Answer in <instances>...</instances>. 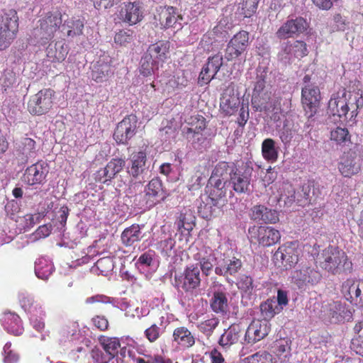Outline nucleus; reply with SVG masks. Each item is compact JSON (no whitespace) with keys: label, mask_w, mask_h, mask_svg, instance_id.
Masks as SVG:
<instances>
[{"label":"nucleus","mask_w":363,"mask_h":363,"mask_svg":"<svg viewBox=\"0 0 363 363\" xmlns=\"http://www.w3.org/2000/svg\"><path fill=\"white\" fill-rule=\"evenodd\" d=\"M235 169L233 164L226 162H220L216 165L208 179V184L211 187L208 196L211 201L210 205L216 206L220 199L225 197L226 184Z\"/></svg>","instance_id":"obj_1"},{"label":"nucleus","mask_w":363,"mask_h":363,"mask_svg":"<svg viewBox=\"0 0 363 363\" xmlns=\"http://www.w3.org/2000/svg\"><path fill=\"white\" fill-rule=\"evenodd\" d=\"M319 263L323 269L333 274L350 272L352 268V264L345 252L333 246H329L323 251Z\"/></svg>","instance_id":"obj_2"},{"label":"nucleus","mask_w":363,"mask_h":363,"mask_svg":"<svg viewBox=\"0 0 363 363\" xmlns=\"http://www.w3.org/2000/svg\"><path fill=\"white\" fill-rule=\"evenodd\" d=\"M62 14L58 11H50L45 13L38 21V25L33 31V36L45 43L52 39L55 32L62 25Z\"/></svg>","instance_id":"obj_3"},{"label":"nucleus","mask_w":363,"mask_h":363,"mask_svg":"<svg viewBox=\"0 0 363 363\" xmlns=\"http://www.w3.org/2000/svg\"><path fill=\"white\" fill-rule=\"evenodd\" d=\"M267 72L264 69L258 70L252 95V105L256 111H270L271 92L266 86Z\"/></svg>","instance_id":"obj_4"},{"label":"nucleus","mask_w":363,"mask_h":363,"mask_svg":"<svg viewBox=\"0 0 363 363\" xmlns=\"http://www.w3.org/2000/svg\"><path fill=\"white\" fill-rule=\"evenodd\" d=\"M18 17L14 10L5 13L0 21V50L8 48L15 38L18 30Z\"/></svg>","instance_id":"obj_5"},{"label":"nucleus","mask_w":363,"mask_h":363,"mask_svg":"<svg viewBox=\"0 0 363 363\" xmlns=\"http://www.w3.org/2000/svg\"><path fill=\"white\" fill-rule=\"evenodd\" d=\"M145 195L138 204L140 208L149 209L165 198V194L162 187V181L158 178L152 179L145 189ZM142 198V196H136V199Z\"/></svg>","instance_id":"obj_6"},{"label":"nucleus","mask_w":363,"mask_h":363,"mask_svg":"<svg viewBox=\"0 0 363 363\" xmlns=\"http://www.w3.org/2000/svg\"><path fill=\"white\" fill-rule=\"evenodd\" d=\"M201 284L200 269L197 266H188L183 273L176 274L174 285L179 289L191 291L198 288Z\"/></svg>","instance_id":"obj_7"},{"label":"nucleus","mask_w":363,"mask_h":363,"mask_svg":"<svg viewBox=\"0 0 363 363\" xmlns=\"http://www.w3.org/2000/svg\"><path fill=\"white\" fill-rule=\"evenodd\" d=\"M301 250L294 242L286 243L278 248L274 254V261L276 264L286 269L291 268L299 260Z\"/></svg>","instance_id":"obj_8"},{"label":"nucleus","mask_w":363,"mask_h":363,"mask_svg":"<svg viewBox=\"0 0 363 363\" xmlns=\"http://www.w3.org/2000/svg\"><path fill=\"white\" fill-rule=\"evenodd\" d=\"M53 94L54 91L50 89L39 91L29 100L28 111L33 115H43L48 112L53 104Z\"/></svg>","instance_id":"obj_9"},{"label":"nucleus","mask_w":363,"mask_h":363,"mask_svg":"<svg viewBox=\"0 0 363 363\" xmlns=\"http://www.w3.org/2000/svg\"><path fill=\"white\" fill-rule=\"evenodd\" d=\"M306 44L300 40L293 43L287 42L281 45L278 53V60L284 65L293 63L296 59H300L307 55Z\"/></svg>","instance_id":"obj_10"},{"label":"nucleus","mask_w":363,"mask_h":363,"mask_svg":"<svg viewBox=\"0 0 363 363\" xmlns=\"http://www.w3.org/2000/svg\"><path fill=\"white\" fill-rule=\"evenodd\" d=\"M138 128V118L135 115H129L119 122L113 133V138L118 144L126 145L135 134Z\"/></svg>","instance_id":"obj_11"},{"label":"nucleus","mask_w":363,"mask_h":363,"mask_svg":"<svg viewBox=\"0 0 363 363\" xmlns=\"http://www.w3.org/2000/svg\"><path fill=\"white\" fill-rule=\"evenodd\" d=\"M320 272L306 264H303L299 269L292 272L291 279L294 284L299 289L304 288L308 285H315L321 280Z\"/></svg>","instance_id":"obj_12"},{"label":"nucleus","mask_w":363,"mask_h":363,"mask_svg":"<svg viewBox=\"0 0 363 363\" xmlns=\"http://www.w3.org/2000/svg\"><path fill=\"white\" fill-rule=\"evenodd\" d=\"M362 159L354 150L345 152L338 164V169L345 177L357 174L361 169Z\"/></svg>","instance_id":"obj_13"},{"label":"nucleus","mask_w":363,"mask_h":363,"mask_svg":"<svg viewBox=\"0 0 363 363\" xmlns=\"http://www.w3.org/2000/svg\"><path fill=\"white\" fill-rule=\"evenodd\" d=\"M249 43V33L242 30L235 34L229 41L225 51V59L230 61L239 57L247 48Z\"/></svg>","instance_id":"obj_14"},{"label":"nucleus","mask_w":363,"mask_h":363,"mask_svg":"<svg viewBox=\"0 0 363 363\" xmlns=\"http://www.w3.org/2000/svg\"><path fill=\"white\" fill-rule=\"evenodd\" d=\"M302 103L308 117L313 116L317 111L320 101V92L317 86L306 84L302 88Z\"/></svg>","instance_id":"obj_15"},{"label":"nucleus","mask_w":363,"mask_h":363,"mask_svg":"<svg viewBox=\"0 0 363 363\" xmlns=\"http://www.w3.org/2000/svg\"><path fill=\"white\" fill-rule=\"evenodd\" d=\"M308 28V23L302 17L286 21L277 31L279 39H286L303 33Z\"/></svg>","instance_id":"obj_16"},{"label":"nucleus","mask_w":363,"mask_h":363,"mask_svg":"<svg viewBox=\"0 0 363 363\" xmlns=\"http://www.w3.org/2000/svg\"><path fill=\"white\" fill-rule=\"evenodd\" d=\"M252 171V168L249 166L245 167L243 171L235 169L228 183L232 185L233 190L237 193L249 192Z\"/></svg>","instance_id":"obj_17"},{"label":"nucleus","mask_w":363,"mask_h":363,"mask_svg":"<svg viewBox=\"0 0 363 363\" xmlns=\"http://www.w3.org/2000/svg\"><path fill=\"white\" fill-rule=\"evenodd\" d=\"M358 105H352L351 108H349L346 101L343 98H340L337 96H332L328 106V113L337 116L339 119L342 117L347 118V114L350 109H352L350 112V119L354 118L357 115Z\"/></svg>","instance_id":"obj_18"},{"label":"nucleus","mask_w":363,"mask_h":363,"mask_svg":"<svg viewBox=\"0 0 363 363\" xmlns=\"http://www.w3.org/2000/svg\"><path fill=\"white\" fill-rule=\"evenodd\" d=\"M322 313L325 319L334 323L349 320L352 317V313L339 301H333L323 306Z\"/></svg>","instance_id":"obj_19"},{"label":"nucleus","mask_w":363,"mask_h":363,"mask_svg":"<svg viewBox=\"0 0 363 363\" xmlns=\"http://www.w3.org/2000/svg\"><path fill=\"white\" fill-rule=\"evenodd\" d=\"M223 65V55L218 53L208 58L205 66L202 68L199 77V83L201 86L208 84L216 76Z\"/></svg>","instance_id":"obj_20"},{"label":"nucleus","mask_w":363,"mask_h":363,"mask_svg":"<svg viewBox=\"0 0 363 363\" xmlns=\"http://www.w3.org/2000/svg\"><path fill=\"white\" fill-rule=\"evenodd\" d=\"M125 165V161L123 159H111L104 168L97 171L95 174L96 181L108 184V182L123 169Z\"/></svg>","instance_id":"obj_21"},{"label":"nucleus","mask_w":363,"mask_h":363,"mask_svg":"<svg viewBox=\"0 0 363 363\" xmlns=\"http://www.w3.org/2000/svg\"><path fill=\"white\" fill-rule=\"evenodd\" d=\"M143 13L142 7L138 2H128L121 6L118 17L122 22L133 26L142 21Z\"/></svg>","instance_id":"obj_22"},{"label":"nucleus","mask_w":363,"mask_h":363,"mask_svg":"<svg viewBox=\"0 0 363 363\" xmlns=\"http://www.w3.org/2000/svg\"><path fill=\"white\" fill-rule=\"evenodd\" d=\"M271 325L267 320H255L248 326L245 340L248 343H255L264 339L269 333Z\"/></svg>","instance_id":"obj_23"},{"label":"nucleus","mask_w":363,"mask_h":363,"mask_svg":"<svg viewBox=\"0 0 363 363\" xmlns=\"http://www.w3.org/2000/svg\"><path fill=\"white\" fill-rule=\"evenodd\" d=\"M242 267L241 259L233 257L223 259L216 264L215 273L217 275L225 277L229 282V277H235Z\"/></svg>","instance_id":"obj_24"},{"label":"nucleus","mask_w":363,"mask_h":363,"mask_svg":"<svg viewBox=\"0 0 363 363\" xmlns=\"http://www.w3.org/2000/svg\"><path fill=\"white\" fill-rule=\"evenodd\" d=\"M48 173V168L45 162H36L28 167L23 176V181L28 185L43 183Z\"/></svg>","instance_id":"obj_25"},{"label":"nucleus","mask_w":363,"mask_h":363,"mask_svg":"<svg viewBox=\"0 0 363 363\" xmlns=\"http://www.w3.org/2000/svg\"><path fill=\"white\" fill-rule=\"evenodd\" d=\"M320 194L319 186L314 182H308L304 184L301 191L297 193V203L300 206L314 203L317 201Z\"/></svg>","instance_id":"obj_26"},{"label":"nucleus","mask_w":363,"mask_h":363,"mask_svg":"<svg viewBox=\"0 0 363 363\" xmlns=\"http://www.w3.org/2000/svg\"><path fill=\"white\" fill-rule=\"evenodd\" d=\"M363 291V280L347 279L342 286V292L345 298L351 303H359L358 296Z\"/></svg>","instance_id":"obj_27"},{"label":"nucleus","mask_w":363,"mask_h":363,"mask_svg":"<svg viewBox=\"0 0 363 363\" xmlns=\"http://www.w3.org/2000/svg\"><path fill=\"white\" fill-rule=\"evenodd\" d=\"M16 155L22 162H26L28 159L35 155V142L30 138H23L16 143Z\"/></svg>","instance_id":"obj_28"},{"label":"nucleus","mask_w":363,"mask_h":363,"mask_svg":"<svg viewBox=\"0 0 363 363\" xmlns=\"http://www.w3.org/2000/svg\"><path fill=\"white\" fill-rule=\"evenodd\" d=\"M194 259L199 262L202 274L208 276L215 266L216 257L210 248H203L196 255Z\"/></svg>","instance_id":"obj_29"},{"label":"nucleus","mask_w":363,"mask_h":363,"mask_svg":"<svg viewBox=\"0 0 363 363\" xmlns=\"http://www.w3.org/2000/svg\"><path fill=\"white\" fill-rule=\"evenodd\" d=\"M240 98L234 93L233 89H228L224 91L220 97V108L225 115H232L238 109Z\"/></svg>","instance_id":"obj_30"},{"label":"nucleus","mask_w":363,"mask_h":363,"mask_svg":"<svg viewBox=\"0 0 363 363\" xmlns=\"http://www.w3.org/2000/svg\"><path fill=\"white\" fill-rule=\"evenodd\" d=\"M147 155L143 151L132 153L130 157V166L128 167V173L134 178H137L146 169Z\"/></svg>","instance_id":"obj_31"},{"label":"nucleus","mask_w":363,"mask_h":363,"mask_svg":"<svg viewBox=\"0 0 363 363\" xmlns=\"http://www.w3.org/2000/svg\"><path fill=\"white\" fill-rule=\"evenodd\" d=\"M251 218L257 222L275 223L279 220L275 210L269 209L264 206H255L252 208Z\"/></svg>","instance_id":"obj_32"},{"label":"nucleus","mask_w":363,"mask_h":363,"mask_svg":"<svg viewBox=\"0 0 363 363\" xmlns=\"http://www.w3.org/2000/svg\"><path fill=\"white\" fill-rule=\"evenodd\" d=\"M172 341L182 348H189L195 344V338L191 332L186 327L182 326L174 329Z\"/></svg>","instance_id":"obj_33"},{"label":"nucleus","mask_w":363,"mask_h":363,"mask_svg":"<svg viewBox=\"0 0 363 363\" xmlns=\"http://www.w3.org/2000/svg\"><path fill=\"white\" fill-rule=\"evenodd\" d=\"M280 238L279 231L272 227L262 226L259 228L258 241L264 247H269L276 244Z\"/></svg>","instance_id":"obj_34"},{"label":"nucleus","mask_w":363,"mask_h":363,"mask_svg":"<svg viewBox=\"0 0 363 363\" xmlns=\"http://www.w3.org/2000/svg\"><path fill=\"white\" fill-rule=\"evenodd\" d=\"M5 330L13 335H20L23 332L20 317L12 313H5L1 319Z\"/></svg>","instance_id":"obj_35"},{"label":"nucleus","mask_w":363,"mask_h":363,"mask_svg":"<svg viewBox=\"0 0 363 363\" xmlns=\"http://www.w3.org/2000/svg\"><path fill=\"white\" fill-rule=\"evenodd\" d=\"M113 73L112 68L108 62L99 60L92 67L91 77L97 82L106 81L107 77Z\"/></svg>","instance_id":"obj_36"},{"label":"nucleus","mask_w":363,"mask_h":363,"mask_svg":"<svg viewBox=\"0 0 363 363\" xmlns=\"http://www.w3.org/2000/svg\"><path fill=\"white\" fill-rule=\"evenodd\" d=\"M169 49V42L159 41L150 45L146 52L160 63V62H164L167 58Z\"/></svg>","instance_id":"obj_37"},{"label":"nucleus","mask_w":363,"mask_h":363,"mask_svg":"<svg viewBox=\"0 0 363 363\" xmlns=\"http://www.w3.org/2000/svg\"><path fill=\"white\" fill-rule=\"evenodd\" d=\"M54 269L52 262L46 258L41 257L35 263V274L38 279L47 280Z\"/></svg>","instance_id":"obj_38"},{"label":"nucleus","mask_w":363,"mask_h":363,"mask_svg":"<svg viewBox=\"0 0 363 363\" xmlns=\"http://www.w3.org/2000/svg\"><path fill=\"white\" fill-rule=\"evenodd\" d=\"M211 307L217 313H226L228 308L227 294L223 291H214L211 300Z\"/></svg>","instance_id":"obj_39"},{"label":"nucleus","mask_w":363,"mask_h":363,"mask_svg":"<svg viewBox=\"0 0 363 363\" xmlns=\"http://www.w3.org/2000/svg\"><path fill=\"white\" fill-rule=\"evenodd\" d=\"M47 56L52 61H63L67 53V46L62 41L57 42L54 45L50 44L47 50Z\"/></svg>","instance_id":"obj_40"},{"label":"nucleus","mask_w":363,"mask_h":363,"mask_svg":"<svg viewBox=\"0 0 363 363\" xmlns=\"http://www.w3.org/2000/svg\"><path fill=\"white\" fill-rule=\"evenodd\" d=\"M99 342L109 358L118 355V350L121 347L118 338L101 336L99 338Z\"/></svg>","instance_id":"obj_41"},{"label":"nucleus","mask_w":363,"mask_h":363,"mask_svg":"<svg viewBox=\"0 0 363 363\" xmlns=\"http://www.w3.org/2000/svg\"><path fill=\"white\" fill-rule=\"evenodd\" d=\"M141 238V230L139 225L133 224L125 228L121 234L122 242L126 246H131Z\"/></svg>","instance_id":"obj_42"},{"label":"nucleus","mask_w":363,"mask_h":363,"mask_svg":"<svg viewBox=\"0 0 363 363\" xmlns=\"http://www.w3.org/2000/svg\"><path fill=\"white\" fill-rule=\"evenodd\" d=\"M298 124L296 125L291 118L285 119L283 128L279 131V138L284 144L287 145L291 141L294 134L298 131Z\"/></svg>","instance_id":"obj_43"},{"label":"nucleus","mask_w":363,"mask_h":363,"mask_svg":"<svg viewBox=\"0 0 363 363\" xmlns=\"http://www.w3.org/2000/svg\"><path fill=\"white\" fill-rule=\"evenodd\" d=\"M62 28V30H67L69 37L80 35L83 33L84 22L79 18H72L65 21Z\"/></svg>","instance_id":"obj_44"},{"label":"nucleus","mask_w":363,"mask_h":363,"mask_svg":"<svg viewBox=\"0 0 363 363\" xmlns=\"http://www.w3.org/2000/svg\"><path fill=\"white\" fill-rule=\"evenodd\" d=\"M238 325H232L221 335L219 344L223 347H228L236 343L240 337Z\"/></svg>","instance_id":"obj_45"},{"label":"nucleus","mask_w":363,"mask_h":363,"mask_svg":"<svg viewBox=\"0 0 363 363\" xmlns=\"http://www.w3.org/2000/svg\"><path fill=\"white\" fill-rule=\"evenodd\" d=\"M182 132L186 139L191 143L195 149L201 150L206 145L207 138L203 133V131L195 133L191 132V129L189 130H185V128H183Z\"/></svg>","instance_id":"obj_46"},{"label":"nucleus","mask_w":363,"mask_h":363,"mask_svg":"<svg viewBox=\"0 0 363 363\" xmlns=\"http://www.w3.org/2000/svg\"><path fill=\"white\" fill-rule=\"evenodd\" d=\"M260 311L263 317L262 320L269 321L275 315L279 314L281 311V308H278L274 298H269L260 305Z\"/></svg>","instance_id":"obj_47"},{"label":"nucleus","mask_w":363,"mask_h":363,"mask_svg":"<svg viewBox=\"0 0 363 363\" xmlns=\"http://www.w3.org/2000/svg\"><path fill=\"white\" fill-rule=\"evenodd\" d=\"M262 153L264 158L268 161L275 162L278 158V150L275 142L271 138L264 140L262 143Z\"/></svg>","instance_id":"obj_48"},{"label":"nucleus","mask_w":363,"mask_h":363,"mask_svg":"<svg viewBox=\"0 0 363 363\" xmlns=\"http://www.w3.org/2000/svg\"><path fill=\"white\" fill-rule=\"evenodd\" d=\"M158 64L156 60L145 52L140 60V73L144 76L151 75L158 69Z\"/></svg>","instance_id":"obj_49"},{"label":"nucleus","mask_w":363,"mask_h":363,"mask_svg":"<svg viewBox=\"0 0 363 363\" xmlns=\"http://www.w3.org/2000/svg\"><path fill=\"white\" fill-rule=\"evenodd\" d=\"M176 224L179 230L190 232L195 225V217L190 210L186 211L180 213Z\"/></svg>","instance_id":"obj_50"},{"label":"nucleus","mask_w":363,"mask_h":363,"mask_svg":"<svg viewBox=\"0 0 363 363\" xmlns=\"http://www.w3.org/2000/svg\"><path fill=\"white\" fill-rule=\"evenodd\" d=\"M186 123L189 127H184L185 130H189L191 132L203 131L206 126V118L200 115L191 116L186 120Z\"/></svg>","instance_id":"obj_51"},{"label":"nucleus","mask_w":363,"mask_h":363,"mask_svg":"<svg viewBox=\"0 0 363 363\" xmlns=\"http://www.w3.org/2000/svg\"><path fill=\"white\" fill-rule=\"evenodd\" d=\"M174 13V7L172 6H160L157 9L155 18L160 21L162 26L169 28L171 24L170 16Z\"/></svg>","instance_id":"obj_52"},{"label":"nucleus","mask_w":363,"mask_h":363,"mask_svg":"<svg viewBox=\"0 0 363 363\" xmlns=\"http://www.w3.org/2000/svg\"><path fill=\"white\" fill-rule=\"evenodd\" d=\"M350 134L346 128L337 127L330 132V140L337 145H345L350 142Z\"/></svg>","instance_id":"obj_53"},{"label":"nucleus","mask_w":363,"mask_h":363,"mask_svg":"<svg viewBox=\"0 0 363 363\" xmlns=\"http://www.w3.org/2000/svg\"><path fill=\"white\" fill-rule=\"evenodd\" d=\"M219 323V320L217 318H211L204 321L201 322L198 328L200 332L203 333L206 336L209 337Z\"/></svg>","instance_id":"obj_54"},{"label":"nucleus","mask_w":363,"mask_h":363,"mask_svg":"<svg viewBox=\"0 0 363 363\" xmlns=\"http://www.w3.org/2000/svg\"><path fill=\"white\" fill-rule=\"evenodd\" d=\"M134 36L133 30H121L115 35L114 41L120 45L126 46L133 40Z\"/></svg>","instance_id":"obj_55"},{"label":"nucleus","mask_w":363,"mask_h":363,"mask_svg":"<svg viewBox=\"0 0 363 363\" xmlns=\"http://www.w3.org/2000/svg\"><path fill=\"white\" fill-rule=\"evenodd\" d=\"M95 266L104 276L107 275L108 273L112 271L114 267L113 261L109 257H104L99 259L96 262Z\"/></svg>","instance_id":"obj_56"},{"label":"nucleus","mask_w":363,"mask_h":363,"mask_svg":"<svg viewBox=\"0 0 363 363\" xmlns=\"http://www.w3.org/2000/svg\"><path fill=\"white\" fill-rule=\"evenodd\" d=\"M259 0H241L240 8L245 17H250L257 10Z\"/></svg>","instance_id":"obj_57"},{"label":"nucleus","mask_w":363,"mask_h":363,"mask_svg":"<svg viewBox=\"0 0 363 363\" xmlns=\"http://www.w3.org/2000/svg\"><path fill=\"white\" fill-rule=\"evenodd\" d=\"M19 301L25 311L33 313V312L37 311L38 306H33L34 301L30 295L23 293L19 295Z\"/></svg>","instance_id":"obj_58"},{"label":"nucleus","mask_w":363,"mask_h":363,"mask_svg":"<svg viewBox=\"0 0 363 363\" xmlns=\"http://www.w3.org/2000/svg\"><path fill=\"white\" fill-rule=\"evenodd\" d=\"M163 333L164 331L162 330V328H160L158 325L156 323L152 324L144 332L145 337L150 342H155L156 340H157Z\"/></svg>","instance_id":"obj_59"},{"label":"nucleus","mask_w":363,"mask_h":363,"mask_svg":"<svg viewBox=\"0 0 363 363\" xmlns=\"http://www.w3.org/2000/svg\"><path fill=\"white\" fill-rule=\"evenodd\" d=\"M237 286L242 291L250 293L254 288L253 280L251 277L243 274L239 278Z\"/></svg>","instance_id":"obj_60"},{"label":"nucleus","mask_w":363,"mask_h":363,"mask_svg":"<svg viewBox=\"0 0 363 363\" xmlns=\"http://www.w3.org/2000/svg\"><path fill=\"white\" fill-rule=\"evenodd\" d=\"M39 315L41 316L43 315V311H42L41 308L39 307ZM38 314V312L37 311L33 312V313H30V323L34 329H35L37 331L40 332L45 327V323L42 320V317L38 319L37 318V315Z\"/></svg>","instance_id":"obj_61"},{"label":"nucleus","mask_w":363,"mask_h":363,"mask_svg":"<svg viewBox=\"0 0 363 363\" xmlns=\"http://www.w3.org/2000/svg\"><path fill=\"white\" fill-rule=\"evenodd\" d=\"M281 200H283L286 205L290 206L294 201L297 202V194L291 185H288L286 192L281 195Z\"/></svg>","instance_id":"obj_62"},{"label":"nucleus","mask_w":363,"mask_h":363,"mask_svg":"<svg viewBox=\"0 0 363 363\" xmlns=\"http://www.w3.org/2000/svg\"><path fill=\"white\" fill-rule=\"evenodd\" d=\"M11 344L6 343L4 347V363H16L18 360V356L11 350Z\"/></svg>","instance_id":"obj_63"},{"label":"nucleus","mask_w":363,"mask_h":363,"mask_svg":"<svg viewBox=\"0 0 363 363\" xmlns=\"http://www.w3.org/2000/svg\"><path fill=\"white\" fill-rule=\"evenodd\" d=\"M121 0H93L94 7L99 10L102 8L105 9H111L114 5L118 4Z\"/></svg>","instance_id":"obj_64"}]
</instances>
